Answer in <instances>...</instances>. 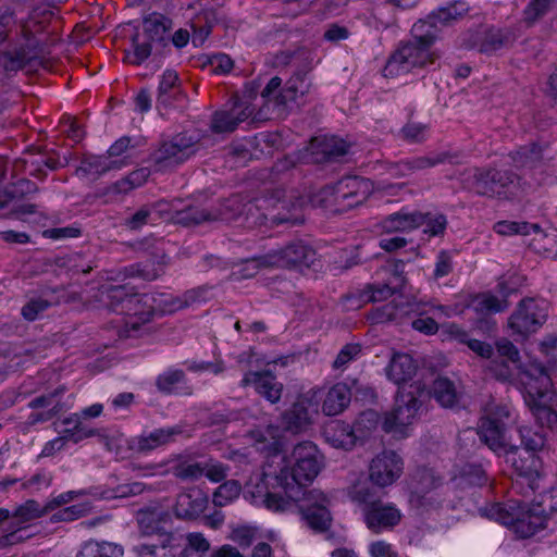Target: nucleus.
Listing matches in <instances>:
<instances>
[{
	"label": "nucleus",
	"mask_w": 557,
	"mask_h": 557,
	"mask_svg": "<svg viewBox=\"0 0 557 557\" xmlns=\"http://www.w3.org/2000/svg\"><path fill=\"white\" fill-rule=\"evenodd\" d=\"M417 364L408 354H394L386 369L387 377L397 384L398 391L395 408L386 414L382 428L386 433L407 426L421 413L430 392L420 381H411L417 372Z\"/></svg>",
	"instance_id": "nucleus-1"
},
{
	"label": "nucleus",
	"mask_w": 557,
	"mask_h": 557,
	"mask_svg": "<svg viewBox=\"0 0 557 557\" xmlns=\"http://www.w3.org/2000/svg\"><path fill=\"white\" fill-rule=\"evenodd\" d=\"M294 466L284 465L278 471L267 463L262 471L265 487L281 488L290 500H299L311 490L307 486L317 478L322 467L318 447L309 441L298 443L293 449Z\"/></svg>",
	"instance_id": "nucleus-2"
},
{
	"label": "nucleus",
	"mask_w": 557,
	"mask_h": 557,
	"mask_svg": "<svg viewBox=\"0 0 557 557\" xmlns=\"http://www.w3.org/2000/svg\"><path fill=\"white\" fill-rule=\"evenodd\" d=\"M523 399L536 423L557 433V395L548 368L532 362L524 372Z\"/></svg>",
	"instance_id": "nucleus-3"
},
{
	"label": "nucleus",
	"mask_w": 557,
	"mask_h": 557,
	"mask_svg": "<svg viewBox=\"0 0 557 557\" xmlns=\"http://www.w3.org/2000/svg\"><path fill=\"white\" fill-rule=\"evenodd\" d=\"M411 38L399 44L389 57L385 67V76L408 73L411 70L425 67L434 63L435 55L430 51L436 40V30L425 23L416 22L410 30Z\"/></svg>",
	"instance_id": "nucleus-4"
},
{
	"label": "nucleus",
	"mask_w": 557,
	"mask_h": 557,
	"mask_svg": "<svg viewBox=\"0 0 557 557\" xmlns=\"http://www.w3.org/2000/svg\"><path fill=\"white\" fill-rule=\"evenodd\" d=\"M172 21L161 13H151L143 18V32L136 30L132 36V51H125L124 61L133 64H143L153 49L161 52L168 46V33Z\"/></svg>",
	"instance_id": "nucleus-5"
},
{
	"label": "nucleus",
	"mask_w": 557,
	"mask_h": 557,
	"mask_svg": "<svg viewBox=\"0 0 557 557\" xmlns=\"http://www.w3.org/2000/svg\"><path fill=\"white\" fill-rule=\"evenodd\" d=\"M317 251L304 240H293L281 249L253 257L249 262L255 268L302 269L315 265Z\"/></svg>",
	"instance_id": "nucleus-6"
},
{
	"label": "nucleus",
	"mask_w": 557,
	"mask_h": 557,
	"mask_svg": "<svg viewBox=\"0 0 557 557\" xmlns=\"http://www.w3.org/2000/svg\"><path fill=\"white\" fill-rule=\"evenodd\" d=\"M486 516L504 525L512 528L522 539L534 535L546 525V520L543 518V509L533 508L532 505L528 509L523 507L518 510L510 506L509 510L503 504H494L487 509Z\"/></svg>",
	"instance_id": "nucleus-7"
},
{
	"label": "nucleus",
	"mask_w": 557,
	"mask_h": 557,
	"mask_svg": "<svg viewBox=\"0 0 557 557\" xmlns=\"http://www.w3.org/2000/svg\"><path fill=\"white\" fill-rule=\"evenodd\" d=\"M515 40V33L509 28L480 26L465 32L460 36V46L465 49L491 54L500 49L510 48Z\"/></svg>",
	"instance_id": "nucleus-8"
},
{
	"label": "nucleus",
	"mask_w": 557,
	"mask_h": 557,
	"mask_svg": "<svg viewBox=\"0 0 557 557\" xmlns=\"http://www.w3.org/2000/svg\"><path fill=\"white\" fill-rule=\"evenodd\" d=\"M197 144L198 139L187 133L176 134L160 145L151 154V160L158 171L178 165L196 153Z\"/></svg>",
	"instance_id": "nucleus-9"
},
{
	"label": "nucleus",
	"mask_w": 557,
	"mask_h": 557,
	"mask_svg": "<svg viewBox=\"0 0 557 557\" xmlns=\"http://www.w3.org/2000/svg\"><path fill=\"white\" fill-rule=\"evenodd\" d=\"M357 499L367 505L366 523L370 530L377 533L382 529L392 528L400 520V512L393 506H385L374 499L369 487H361L357 491Z\"/></svg>",
	"instance_id": "nucleus-10"
},
{
	"label": "nucleus",
	"mask_w": 557,
	"mask_h": 557,
	"mask_svg": "<svg viewBox=\"0 0 557 557\" xmlns=\"http://www.w3.org/2000/svg\"><path fill=\"white\" fill-rule=\"evenodd\" d=\"M298 509L301 519L315 532H325L331 525V513L327 510L325 496L318 490H311L306 495H300Z\"/></svg>",
	"instance_id": "nucleus-11"
},
{
	"label": "nucleus",
	"mask_w": 557,
	"mask_h": 557,
	"mask_svg": "<svg viewBox=\"0 0 557 557\" xmlns=\"http://www.w3.org/2000/svg\"><path fill=\"white\" fill-rule=\"evenodd\" d=\"M509 416L510 412L506 406H495L481 419L478 434L488 448H499L502 444L504 445V441L509 436L505 422Z\"/></svg>",
	"instance_id": "nucleus-12"
},
{
	"label": "nucleus",
	"mask_w": 557,
	"mask_h": 557,
	"mask_svg": "<svg viewBox=\"0 0 557 557\" xmlns=\"http://www.w3.org/2000/svg\"><path fill=\"white\" fill-rule=\"evenodd\" d=\"M547 313L534 299L528 298L519 302L518 308L509 318L510 329L522 336L536 332L545 322Z\"/></svg>",
	"instance_id": "nucleus-13"
},
{
	"label": "nucleus",
	"mask_w": 557,
	"mask_h": 557,
	"mask_svg": "<svg viewBox=\"0 0 557 557\" xmlns=\"http://www.w3.org/2000/svg\"><path fill=\"white\" fill-rule=\"evenodd\" d=\"M404 462L394 450H383L369 466V478L373 484L385 487L393 484L403 473Z\"/></svg>",
	"instance_id": "nucleus-14"
},
{
	"label": "nucleus",
	"mask_w": 557,
	"mask_h": 557,
	"mask_svg": "<svg viewBox=\"0 0 557 557\" xmlns=\"http://www.w3.org/2000/svg\"><path fill=\"white\" fill-rule=\"evenodd\" d=\"M519 180L518 175L509 170H480L473 173V188L479 195L500 196L504 189Z\"/></svg>",
	"instance_id": "nucleus-15"
},
{
	"label": "nucleus",
	"mask_w": 557,
	"mask_h": 557,
	"mask_svg": "<svg viewBox=\"0 0 557 557\" xmlns=\"http://www.w3.org/2000/svg\"><path fill=\"white\" fill-rule=\"evenodd\" d=\"M371 183L359 177H348L341 181L335 188H324L322 194L334 195L336 205L354 208L362 203L370 195Z\"/></svg>",
	"instance_id": "nucleus-16"
},
{
	"label": "nucleus",
	"mask_w": 557,
	"mask_h": 557,
	"mask_svg": "<svg viewBox=\"0 0 557 557\" xmlns=\"http://www.w3.org/2000/svg\"><path fill=\"white\" fill-rule=\"evenodd\" d=\"M498 455H503L507 463H509L519 475L532 476L537 473L540 460L537 456L511 442L510 436L506 437L504 445L499 448H491Z\"/></svg>",
	"instance_id": "nucleus-17"
},
{
	"label": "nucleus",
	"mask_w": 557,
	"mask_h": 557,
	"mask_svg": "<svg viewBox=\"0 0 557 557\" xmlns=\"http://www.w3.org/2000/svg\"><path fill=\"white\" fill-rule=\"evenodd\" d=\"M186 99L187 96L182 89V82L177 72L174 70L164 71L158 86L157 110L182 106Z\"/></svg>",
	"instance_id": "nucleus-18"
},
{
	"label": "nucleus",
	"mask_w": 557,
	"mask_h": 557,
	"mask_svg": "<svg viewBox=\"0 0 557 557\" xmlns=\"http://www.w3.org/2000/svg\"><path fill=\"white\" fill-rule=\"evenodd\" d=\"M202 295V289H189L185 292L182 296H173L171 294L160 293L153 294V296L145 297L144 304L152 305L151 308H154L156 314H166L174 313L177 310H181L189 305L196 302Z\"/></svg>",
	"instance_id": "nucleus-19"
},
{
	"label": "nucleus",
	"mask_w": 557,
	"mask_h": 557,
	"mask_svg": "<svg viewBox=\"0 0 557 557\" xmlns=\"http://www.w3.org/2000/svg\"><path fill=\"white\" fill-rule=\"evenodd\" d=\"M208 504L209 497L200 488H188L177 495L174 513L178 519L195 520L206 510Z\"/></svg>",
	"instance_id": "nucleus-20"
},
{
	"label": "nucleus",
	"mask_w": 557,
	"mask_h": 557,
	"mask_svg": "<svg viewBox=\"0 0 557 557\" xmlns=\"http://www.w3.org/2000/svg\"><path fill=\"white\" fill-rule=\"evenodd\" d=\"M60 166L63 165L60 163L59 158L49 156L40 150L36 152L27 150L23 158L14 161L12 169L15 173L25 171L32 176L42 178L47 175L44 168L54 171Z\"/></svg>",
	"instance_id": "nucleus-21"
},
{
	"label": "nucleus",
	"mask_w": 557,
	"mask_h": 557,
	"mask_svg": "<svg viewBox=\"0 0 557 557\" xmlns=\"http://www.w3.org/2000/svg\"><path fill=\"white\" fill-rule=\"evenodd\" d=\"M286 205V194L284 189H274L271 191H267L264 195L257 197L252 200L247 201V213H252V209H256L259 214L256 218V222L259 225H267L270 223L269 215L264 214L265 212L274 214L276 210L285 208Z\"/></svg>",
	"instance_id": "nucleus-22"
},
{
	"label": "nucleus",
	"mask_w": 557,
	"mask_h": 557,
	"mask_svg": "<svg viewBox=\"0 0 557 557\" xmlns=\"http://www.w3.org/2000/svg\"><path fill=\"white\" fill-rule=\"evenodd\" d=\"M249 384H252L257 393L272 404H275L281 398L283 385L270 372H250L246 374L242 385L247 386Z\"/></svg>",
	"instance_id": "nucleus-23"
},
{
	"label": "nucleus",
	"mask_w": 557,
	"mask_h": 557,
	"mask_svg": "<svg viewBox=\"0 0 557 557\" xmlns=\"http://www.w3.org/2000/svg\"><path fill=\"white\" fill-rule=\"evenodd\" d=\"M182 433L180 426L161 428L147 435H140L132 440L129 447L137 453H148L174 441Z\"/></svg>",
	"instance_id": "nucleus-24"
},
{
	"label": "nucleus",
	"mask_w": 557,
	"mask_h": 557,
	"mask_svg": "<svg viewBox=\"0 0 557 557\" xmlns=\"http://www.w3.org/2000/svg\"><path fill=\"white\" fill-rule=\"evenodd\" d=\"M48 513L47 505L41 506L35 499H27L22 505L17 506L15 510L12 512L13 521L10 522L7 531H9L7 539L11 543L17 541L15 539L16 531L22 530L20 527L22 523L30 522L37 518H40Z\"/></svg>",
	"instance_id": "nucleus-25"
},
{
	"label": "nucleus",
	"mask_w": 557,
	"mask_h": 557,
	"mask_svg": "<svg viewBox=\"0 0 557 557\" xmlns=\"http://www.w3.org/2000/svg\"><path fill=\"white\" fill-rule=\"evenodd\" d=\"M322 434L327 443L335 448H343L345 450L352 449L358 438L350 424L334 420L326 423L323 428Z\"/></svg>",
	"instance_id": "nucleus-26"
},
{
	"label": "nucleus",
	"mask_w": 557,
	"mask_h": 557,
	"mask_svg": "<svg viewBox=\"0 0 557 557\" xmlns=\"http://www.w3.org/2000/svg\"><path fill=\"white\" fill-rule=\"evenodd\" d=\"M469 11V7L463 1H455L447 7L440 8L431 12L425 18L419 20V23H425L436 30L438 34V25L449 26L454 22L462 18Z\"/></svg>",
	"instance_id": "nucleus-27"
},
{
	"label": "nucleus",
	"mask_w": 557,
	"mask_h": 557,
	"mask_svg": "<svg viewBox=\"0 0 557 557\" xmlns=\"http://www.w3.org/2000/svg\"><path fill=\"white\" fill-rule=\"evenodd\" d=\"M304 203L305 200L302 197L290 195L289 197H286L285 208L280 206V209L276 210L274 214L268 212L264 214L269 215L270 224L272 226H278L282 224H286L288 226L299 225L305 221L304 215L301 214Z\"/></svg>",
	"instance_id": "nucleus-28"
},
{
	"label": "nucleus",
	"mask_w": 557,
	"mask_h": 557,
	"mask_svg": "<svg viewBox=\"0 0 557 557\" xmlns=\"http://www.w3.org/2000/svg\"><path fill=\"white\" fill-rule=\"evenodd\" d=\"M431 394L443 408L460 407L462 394L457 389L455 382L446 376L438 375L433 381Z\"/></svg>",
	"instance_id": "nucleus-29"
},
{
	"label": "nucleus",
	"mask_w": 557,
	"mask_h": 557,
	"mask_svg": "<svg viewBox=\"0 0 557 557\" xmlns=\"http://www.w3.org/2000/svg\"><path fill=\"white\" fill-rule=\"evenodd\" d=\"M350 401L351 393L348 383H336L329 389L322 405V411L326 416H337L348 407Z\"/></svg>",
	"instance_id": "nucleus-30"
},
{
	"label": "nucleus",
	"mask_w": 557,
	"mask_h": 557,
	"mask_svg": "<svg viewBox=\"0 0 557 557\" xmlns=\"http://www.w3.org/2000/svg\"><path fill=\"white\" fill-rule=\"evenodd\" d=\"M25 197L20 190L17 183H13L7 186L3 190H0V209L8 207L10 203H13L11 213L21 218L26 214H34L36 212L37 206L34 203H17L24 200Z\"/></svg>",
	"instance_id": "nucleus-31"
},
{
	"label": "nucleus",
	"mask_w": 557,
	"mask_h": 557,
	"mask_svg": "<svg viewBox=\"0 0 557 557\" xmlns=\"http://www.w3.org/2000/svg\"><path fill=\"white\" fill-rule=\"evenodd\" d=\"M310 424V416L306 401H296L282 414L284 430L292 433H299Z\"/></svg>",
	"instance_id": "nucleus-32"
},
{
	"label": "nucleus",
	"mask_w": 557,
	"mask_h": 557,
	"mask_svg": "<svg viewBox=\"0 0 557 557\" xmlns=\"http://www.w3.org/2000/svg\"><path fill=\"white\" fill-rule=\"evenodd\" d=\"M312 149L314 154L321 156L319 161L330 162L347 154L349 146L345 140L333 136L315 139Z\"/></svg>",
	"instance_id": "nucleus-33"
},
{
	"label": "nucleus",
	"mask_w": 557,
	"mask_h": 557,
	"mask_svg": "<svg viewBox=\"0 0 557 557\" xmlns=\"http://www.w3.org/2000/svg\"><path fill=\"white\" fill-rule=\"evenodd\" d=\"M423 221L424 216L421 212L399 211L383 220V228L386 232L409 231L423 225Z\"/></svg>",
	"instance_id": "nucleus-34"
},
{
	"label": "nucleus",
	"mask_w": 557,
	"mask_h": 557,
	"mask_svg": "<svg viewBox=\"0 0 557 557\" xmlns=\"http://www.w3.org/2000/svg\"><path fill=\"white\" fill-rule=\"evenodd\" d=\"M494 231L503 236H510V235H530L534 234L536 236L535 239H543L546 238L547 235L544 233V231L541 228L540 224L537 223H529L525 221H499L495 223Z\"/></svg>",
	"instance_id": "nucleus-35"
},
{
	"label": "nucleus",
	"mask_w": 557,
	"mask_h": 557,
	"mask_svg": "<svg viewBox=\"0 0 557 557\" xmlns=\"http://www.w3.org/2000/svg\"><path fill=\"white\" fill-rule=\"evenodd\" d=\"M309 90V84L306 82L305 73H296L293 75L275 96V107L286 106L288 102L296 100L300 95L304 96Z\"/></svg>",
	"instance_id": "nucleus-36"
},
{
	"label": "nucleus",
	"mask_w": 557,
	"mask_h": 557,
	"mask_svg": "<svg viewBox=\"0 0 557 557\" xmlns=\"http://www.w3.org/2000/svg\"><path fill=\"white\" fill-rule=\"evenodd\" d=\"M213 212L210 210L200 209L197 207H187L185 209L175 210L173 215V223L183 225L185 227L196 226L203 222H211L214 220Z\"/></svg>",
	"instance_id": "nucleus-37"
},
{
	"label": "nucleus",
	"mask_w": 557,
	"mask_h": 557,
	"mask_svg": "<svg viewBox=\"0 0 557 557\" xmlns=\"http://www.w3.org/2000/svg\"><path fill=\"white\" fill-rule=\"evenodd\" d=\"M122 161L110 160L109 156H86L82 160L81 166L77 169V172L83 173L84 175L88 174H104L106 172L112 169H120L122 166Z\"/></svg>",
	"instance_id": "nucleus-38"
},
{
	"label": "nucleus",
	"mask_w": 557,
	"mask_h": 557,
	"mask_svg": "<svg viewBox=\"0 0 557 557\" xmlns=\"http://www.w3.org/2000/svg\"><path fill=\"white\" fill-rule=\"evenodd\" d=\"M216 22V13L214 10H203L197 14L190 22L193 28V42L201 45L211 33V28Z\"/></svg>",
	"instance_id": "nucleus-39"
},
{
	"label": "nucleus",
	"mask_w": 557,
	"mask_h": 557,
	"mask_svg": "<svg viewBox=\"0 0 557 557\" xmlns=\"http://www.w3.org/2000/svg\"><path fill=\"white\" fill-rule=\"evenodd\" d=\"M247 201L244 202L239 195H234L224 200L218 210H213V221L231 222L247 213Z\"/></svg>",
	"instance_id": "nucleus-40"
},
{
	"label": "nucleus",
	"mask_w": 557,
	"mask_h": 557,
	"mask_svg": "<svg viewBox=\"0 0 557 557\" xmlns=\"http://www.w3.org/2000/svg\"><path fill=\"white\" fill-rule=\"evenodd\" d=\"M510 158L516 168H532L542 160L543 152L537 144L532 143L511 152Z\"/></svg>",
	"instance_id": "nucleus-41"
},
{
	"label": "nucleus",
	"mask_w": 557,
	"mask_h": 557,
	"mask_svg": "<svg viewBox=\"0 0 557 557\" xmlns=\"http://www.w3.org/2000/svg\"><path fill=\"white\" fill-rule=\"evenodd\" d=\"M451 159L453 156L449 152H435L430 153L429 156L406 159L408 166L405 168L409 170V174L411 175L417 171L433 168L445 162H451Z\"/></svg>",
	"instance_id": "nucleus-42"
},
{
	"label": "nucleus",
	"mask_w": 557,
	"mask_h": 557,
	"mask_svg": "<svg viewBox=\"0 0 557 557\" xmlns=\"http://www.w3.org/2000/svg\"><path fill=\"white\" fill-rule=\"evenodd\" d=\"M52 12L48 9L35 8L28 15V18L21 23L24 38L30 39L33 32L45 29L46 23L50 21Z\"/></svg>",
	"instance_id": "nucleus-43"
},
{
	"label": "nucleus",
	"mask_w": 557,
	"mask_h": 557,
	"mask_svg": "<svg viewBox=\"0 0 557 557\" xmlns=\"http://www.w3.org/2000/svg\"><path fill=\"white\" fill-rule=\"evenodd\" d=\"M206 471L205 461L181 460L172 468L175 478L183 481H197L203 476Z\"/></svg>",
	"instance_id": "nucleus-44"
},
{
	"label": "nucleus",
	"mask_w": 557,
	"mask_h": 557,
	"mask_svg": "<svg viewBox=\"0 0 557 557\" xmlns=\"http://www.w3.org/2000/svg\"><path fill=\"white\" fill-rule=\"evenodd\" d=\"M240 493L242 484L237 480H227L215 488L212 503L216 507H224L238 498Z\"/></svg>",
	"instance_id": "nucleus-45"
},
{
	"label": "nucleus",
	"mask_w": 557,
	"mask_h": 557,
	"mask_svg": "<svg viewBox=\"0 0 557 557\" xmlns=\"http://www.w3.org/2000/svg\"><path fill=\"white\" fill-rule=\"evenodd\" d=\"M380 422V414L377 411L368 409L359 413L352 429L358 441H363L373 432Z\"/></svg>",
	"instance_id": "nucleus-46"
},
{
	"label": "nucleus",
	"mask_w": 557,
	"mask_h": 557,
	"mask_svg": "<svg viewBox=\"0 0 557 557\" xmlns=\"http://www.w3.org/2000/svg\"><path fill=\"white\" fill-rule=\"evenodd\" d=\"M153 296V294H138L134 290L131 296L126 312L137 317L143 323L149 322L154 317V308L144 304V298Z\"/></svg>",
	"instance_id": "nucleus-47"
},
{
	"label": "nucleus",
	"mask_w": 557,
	"mask_h": 557,
	"mask_svg": "<svg viewBox=\"0 0 557 557\" xmlns=\"http://www.w3.org/2000/svg\"><path fill=\"white\" fill-rule=\"evenodd\" d=\"M122 548L113 543L103 542L86 544L76 557H121Z\"/></svg>",
	"instance_id": "nucleus-48"
},
{
	"label": "nucleus",
	"mask_w": 557,
	"mask_h": 557,
	"mask_svg": "<svg viewBox=\"0 0 557 557\" xmlns=\"http://www.w3.org/2000/svg\"><path fill=\"white\" fill-rule=\"evenodd\" d=\"M166 513L156 509H140L137 512V522L140 530L145 534H153L160 532V523Z\"/></svg>",
	"instance_id": "nucleus-49"
},
{
	"label": "nucleus",
	"mask_w": 557,
	"mask_h": 557,
	"mask_svg": "<svg viewBox=\"0 0 557 557\" xmlns=\"http://www.w3.org/2000/svg\"><path fill=\"white\" fill-rule=\"evenodd\" d=\"M134 293V287L128 285H109L104 288L103 294L110 301L113 309L121 307L122 311H126L128 300Z\"/></svg>",
	"instance_id": "nucleus-50"
},
{
	"label": "nucleus",
	"mask_w": 557,
	"mask_h": 557,
	"mask_svg": "<svg viewBox=\"0 0 557 557\" xmlns=\"http://www.w3.org/2000/svg\"><path fill=\"white\" fill-rule=\"evenodd\" d=\"M63 424L72 425L63 431V438L78 443L84 438L94 436L96 432L94 430H86L81 421L79 413H74L63 420Z\"/></svg>",
	"instance_id": "nucleus-51"
},
{
	"label": "nucleus",
	"mask_w": 557,
	"mask_h": 557,
	"mask_svg": "<svg viewBox=\"0 0 557 557\" xmlns=\"http://www.w3.org/2000/svg\"><path fill=\"white\" fill-rule=\"evenodd\" d=\"M28 61L29 58L23 47L14 51L0 52V66L3 67L5 72H17L24 69Z\"/></svg>",
	"instance_id": "nucleus-52"
},
{
	"label": "nucleus",
	"mask_w": 557,
	"mask_h": 557,
	"mask_svg": "<svg viewBox=\"0 0 557 557\" xmlns=\"http://www.w3.org/2000/svg\"><path fill=\"white\" fill-rule=\"evenodd\" d=\"M487 481L485 471L480 465H466L459 474V484L465 486H482Z\"/></svg>",
	"instance_id": "nucleus-53"
},
{
	"label": "nucleus",
	"mask_w": 557,
	"mask_h": 557,
	"mask_svg": "<svg viewBox=\"0 0 557 557\" xmlns=\"http://www.w3.org/2000/svg\"><path fill=\"white\" fill-rule=\"evenodd\" d=\"M237 124L234 119V111L221 110L216 111L211 119V129L213 133H232L236 129Z\"/></svg>",
	"instance_id": "nucleus-54"
},
{
	"label": "nucleus",
	"mask_w": 557,
	"mask_h": 557,
	"mask_svg": "<svg viewBox=\"0 0 557 557\" xmlns=\"http://www.w3.org/2000/svg\"><path fill=\"white\" fill-rule=\"evenodd\" d=\"M521 447L534 453L536 455L544 446L546 436L543 432L534 431L529 428L519 429Z\"/></svg>",
	"instance_id": "nucleus-55"
},
{
	"label": "nucleus",
	"mask_w": 557,
	"mask_h": 557,
	"mask_svg": "<svg viewBox=\"0 0 557 557\" xmlns=\"http://www.w3.org/2000/svg\"><path fill=\"white\" fill-rule=\"evenodd\" d=\"M256 488H257V493L259 494V496H261V495L264 496L263 502H264V505L267 508H269L271 510H275V511H282L285 509V505H286L285 499L281 495L272 492V491H275L276 488L265 487V485L262 482V476L260 478L259 482L257 483Z\"/></svg>",
	"instance_id": "nucleus-56"
},
{
	"label": "nucleus",
	"mask_w": 557,
	"mask_h": 557,
	"mask_svg": "<svg viewBox=\"0 0 557 557\" xmlns=\"http://www.w3.org/2000/svg\"><path fill=\"white\" fill-rule=\"evenodd\" d=\"M185 379L183 370H171L160 374L157 377L156 385L161 393L171 394L174 386Z\"/></svg>",
	"instance_id": "nucleus-57"
},
{
	"label": "nucleus",
	"mask_w": 557,
	"mask_h": 557,
	"mask_svg": "<svg viewBox=\"0 0 557 557\" xmlns=\"http://www.w3.org/2000/svg\"><path fill=\"white\" fill-rule=\"evenodd\" d=\"M166 548H169V552L171 553V557H198V556L193 555V554H195L193 552V549L186 548L183 545L182 536H175L173 534H168L161 545L162 550L165 552Z\"/></svg>",
	"instance_id": "nucleus-58"
},
{
	"label": "nucleus",
	"mask_w": 557,
	"mask_h": 557,
	"mask_svg": "<svg viewBox=\"0 0 557 557\" xmlns=\"http://www.w3.org/2000/svg\"><path fill=\"white\" fill-rule=\"evenodd\" d=\"M533 508L543 509V518L547 519L557 511V488L540 495V499L532 504Z\"/></svg>",
	"instance_id": "nucleus-59"
},
{
	"label": "nucleus",
	"mask_w": 557,
	"mask_h": 557,
	"mask_svg": "<svg viewBox=\"0 0 557 557\" xmlns=\"http://www.w3.org/2000/svg\"><path fill=\"white\" fill-rule=\"evenodd\" d=\"M408 312L406 306L395 300L377 309V322L394 321Z\"/></svg>",
	"instance_id": "nucleus-60"
},
{
	"label": "nucleus",
	"mask_w": 557,
	"mask_h": 557,
	"mask_svg": "<svg viewBox=\"0 0 557 557\" xmlns=\"http://www.w3.org/2000/svg\"><path fill=\"white\" fill-rule=\"evenodd\" d=\"M16 24V15L14 9L10 7L0 9V46L4 44L12 28Z\"/></svg>",
	"instance_id": "nucleus-61"
},
{
	"label": "nucleus",
	"mask_w": 557,
	"mask_h": 557,
	"mask_svg": "<svg viewBox=\"0 0 557 557\" xmlns=\"http://www.w3.org/2000/svg\"><path fill=\"white\" fill-rule=\"evenodd\" d=\"M50 307V302L44 298L29 299L22 308V315L27 321H34Z\"/></svg>",
	"instance_id": "nucleus-62"
},
{
	"label": "nucleus",
	"mask_w": 557,
	"mask_h": 557,
	"mask_svg": "<svg viewBox=\"0 0 557 557\" xmlns=\"http://www.w3.org/2000/svg\"><path fill=\"white\" fill-rule=\"evenodd\" d=\"M426 125L408 122L400 129L401 138L408 143H422L425 139Z\"/></svg>",
	"instance_id": "nucleus-63"
},
{
	"label": "nucleus",
	"mask_w": 557,
	"mask_h": 557,
	"mask_svg": "<svg viewBox=\"0 0 557 557\" xmlns=\"http://www.w3.org/2000/svg\"><path fill=\"white\" fill-rule=\"evenodd\" d=\"M423 225H425L424 233L429 234L430 236H438L444 234L447 225V220L444 214L433 215L431 213H423Z\"/></svg>",
	"instance_id": "nucleus-64"
}]
</instances>
